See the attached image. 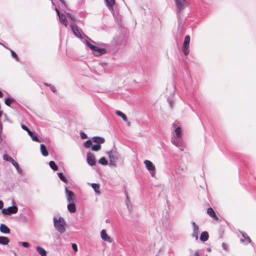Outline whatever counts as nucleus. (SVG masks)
<instances>
[{
	"label": "nucleus",
	"instance_id": "nucleus-16",
	"mask_svg": "<svg viewBox=\"0 0 256 256\" xmlns=\"http://www.w3.org/2000/svg\"><path fill=\"white\" fill-rule=\"evenodd\" d=\"M0 231L4 234H9L10 232V228L4 224L0 225Z\"/></svg>",
	"mask_w": 256,
	"mask_h": 256
},
{
	"label": "nucleus",
	"instance_id": "nucleus-46",
	"mask_svg": "<svg viewBox=\"0 0 256 256\" xmlns=\"http://www.w3.org/2000/svg\"><path fill=\"white\" fill-rule=\"evenodd\" d=\"M222 246L224 247V248L226 250H227V248H226V245L224 244H222Z\"/></svg>",
	"mask_w": 256,
	"mask_h": 256
},
{
	"label": "nucleus",
	"instance_id": "nucleus-42",
	"mask_svg": "<svg viewBox=\"0 0 256 256\" xmlns=\"http://www.w3.org/2000/svg\"><path fill=\"white\" fill-rule=\"evenodd\" d=\"M46 86H50V88H51V90H52L54 92H56V88H55L54 86H52V85H50V84H46Z\"/></svg>",
	"mask_w": 256,
	"mask_h": 256
},
{
	"label": "nucleus",
	"instance_id": "nucleus-32",
	"mask_svg": "<svg viewBox=\"0 0 256 256\" xmlns=\"http://www.w3.org/2000/svg\"><path fill=\"white\" fill-rule=\"evenodd\" d=\"M12 102V99L10 98H8L5 100L4 103L8 106H10L11 103Z\"/></svg>",
	"mask_w": 256,
	"mask_h": 256
},
{
	"label": "nucleus",
	"instance_id": "nucleus-20",
	"mask_svg": "<svg viewBox=\"0 0 256 256\" xmlns=\"http://www.w3.org/2000/svg\"><path fill=\"white\" fill-rule=\"evenodd\" d=\"M40 151H41L42 154L44 156H46L48 155V150H46V147L43 144H42L40 145Z\"/></svg>",
	"mask_w": 256,
	"mask_h": 256
},
{
	"label": "nucleus",
	"instance_id": "nucleus-39",
	"mask_svg": "<svg viewBox=\"0 0 256 256\" xmlns=\"http://www.w3.org/2000/svg\"><path fill=\"white\" fill-rule=\"evenodd\" d=\"M21 128L24 130H26V132H27L30 130L27 128L26 126L24 124H22L21 125Z\"/></svg>",
	"mask_w": 256,
	"mask_h": 256
},
{
	"label": "nucleus",
	"instance_id": "nucleus-15",
	"mask_svg": "<svg viewBox=\"0 0 256 256\" xmlns=\"http://www.w3.org/2000/svg\"><path fill=\"white\" fill-rule=\"evenodd\" d=\"M76 202L69 203L68 205V210L71 213H74L76 211Z\"/></svg>",
	"mask_w": 256,
	"mask_h": 256
},
{
	"label": "nucleus",
	"instance_id": "nucleus-44",
	"mask_svg": "<svg viewBox=\"0 0 256 256\" xmlns=\"http://www.w3.org/2000/svg\"><path fill=\"white\" fill-rule=\"evenodd\" d=\"M126 122V124H128V126H131V122H130V121H128H128H127V122Z\"/></svg>",
	"mask_w": 256,
	"mask_h": 256
},
{
	"label": "nucleus",
	"instance_id": "nucleus-5",
	"mask_svg": "<svg viewBox=\"0 0 256 256\" xmlns=\"http://www.w3.org/2000/svg\"><path fill=\"white\" fill-rule=\"evenodd\" d=\"M66 196L68 202L69 203L76 202V196L74 193L70 190H68L66 188H65Z\"/></svg>",
	"mask_w": 256,
	"mask_h": 256
},
{
	"label": "nucleus",
	"instance_id": "nucleus-1",
	"mask_svg": "<svg viewBox=\"0 0 256 256\" xmlns=\"http://www.w3.org/2000/svg\"><path fill=\"white\" fill-rule=\"evenodd\" d=\"M54 226L56 229L60 233H63L65 232V222L64 219L60 217L58 220H57L56 218H54Z\"/></svg>",
	"mask_w": 256,
	"mask_h": 256
},
{
	"label": "nucleus",
	"instance_id": "nucleus-24",
	"mask_svg": "<svg viewBox=\"0 0 256 256\" xmlns=\"http://www.w3.org/2000/svg\"><path fill=\"white\" fill-rule=\"evenodd\" d=\"M175 133L176 135L177 138H182V130L180 127H178L176 128Z\"/></svg>",
	"mask_w": 256,
	"mask_h": 256
},
{
	"label": "nucleus",
	"instance_id": "nucleus-33",
	"mask_svg": "<svg viewBox=\"0 0 256 256\" xmlns=\"http://www.w3.org/2000/svg\"><path fill=\"white\" fill-rule=\"evenodd\" d=\"M58 176L59 178L64 182H66V179L64 176V174L62 172H59L58 173Z\"/></svg>",
	"mask_w": 256,
	"mask_h": 256
},
{
	"label": "nucleus",
	"instance_id": "nucleus-2",
	"mask_svg": "<svg viewBox=\"0 0 256 256\" xmlns=\"http://www.w3.org/2000/svg\"><path fill=\"white\" fill-rule=\"evenodd\" d=\"M110 164L114 166H116V160L119 158L120 154L116 150H112L108 152Z\"/></svg>",
	"mask_w": 256,
	"mask_h": 256
},
{
	"label": "nucleus",
	"instance_id": "nucleus-14",
	"mask_svg": "<svg viewBox=\"0 0 256 256\" xmlns=\"http://www.w3.org/2000/svg\"><path fill=\"white\" fill-rule=\"evenodd\" d=\"M92 141L97 144H100L105 142L104 138L100 136H94L92 138Z\"/></svg>",
	"mask_w": 256,
	"mask_h": 256
},
{
	"label": "nucleus",
	"instance_id": "nucleus-23",
	"mask_svg": "<svg viewBox=\"0 0 256 256\" xmlns=\"http://www.w3.org/2000/svg\"><path fill=\"white\" fill-rule=\"evenodd\" d=\"M36 249L41 256H46V252L43 248L40 246H36Z\"/></svg>",
	"mask_w": 256,
	"mask_h": 256
},
{
	"label": "nucleus",
	"instance_id": "nucleus-28",
	"mask_svg": "<svg viewBox=\"0 0 256 256\" xmlns=\"http://www.w3.org/2000/svg\"><path fill=\"white\" fill-rule=\"evenodd\" d=\"M50 166L52 169L54 170H58V167L56 165V163L54 161H50L49 163Z\"/></svg>",
	"mask_w": 256,
	"mask_h": 256
},
{
	"label": "nucleus",
	"instance_id": "nucleus-43",
	"mask_svg": "<svg viewBox=\"0 0 256 256\" xmlns=\"http://www.w3.org/2000/svg\"><path fill=\"white\" fill-rule=\"evenodd\" d=\"M4 206V203L2 200H0V210L2 209Z\"/></svg>",
	"mask_w": 256,
	"mask_h": 256
},
{
	"label": "nucleus",
	"instance_id": "nucleus-29",
	"mask_svg": "<svg viewBox=\"0 0 256 256\" xmlns=\"http://www.w3.org/2000/svg\"><path fill=\"white\" fill-rule=\"evenodd\" d=\"M98 162L103 166L107 165L108 164V160H106V158L104 157L101 158L98 160Z\"/></svg>",
	"mask_w": 256,
	"mask_h": 256
},
{
	"label": "nucleus",
	"instance_id": "nucleus-34",
	"mask_svg": "<svg viewBox=\"0 0 256 256\" xmlns=\"http://www.w3.org/2000/svg\"><path fill=\"white\" fill-rule=\"evenodd\" d=\"M3 158L6 161H8L10 162L13 160V158L12 157L10 156L8 154H4L3 156Z\"/></svg>",
	"mask_w": 256,
	"mask_h": 256
},
{
	"label": "nucleus",
	"instance_id": "nucleus-13",
	"mask_svg": "<svg viewBox=\"0 0 256 256\" xmlns=\"http://www.w3.org/2000/svg\"><path fill=\"white\" fill-rule=\"evenodd\" d=\"M144 164L148 170H155L154 166L150 160H146L144 161Z\"/></svg>",
	"mask_w": 256,
	"mask_h": 256
},
{
	"label": "nucleus",
	"instance_id": "nucleus-21",
	"mask_svg": "<svg viewBox=\"0 0 256 256\" xmlns=\"http://www.w3.org/2000/svg\"><path fill=\"white\" fill-rule=\"evenodd\" d=\"M116 114L118 116L121 117L124 121V122H127L128 121V118H127L126 116L122 112L119 111V110H117V111H116Z\"/></svg>",
	"mask_w": 256,
	"mask_h": 256
},
{
	"label": "nucleus",
	"instance_id": "nucleus-37",
	"mask_svg": "<svg viewBox=\"0 0 256 256\" xmlns=\"http://www.w3.org/2000/svg\"><path fill=\"white\" fill-rule=\"evenodd\" d=\"M11 54L12 56L16 59V60H18L19 58L13 50H11Z\"/></svg>",
	"mask_w": 256,
	"mask_h": 256
},
{
	"label": "nucleus",
	"instance_id": "nucleus-10",
	"mask_svg": "<svg viewBox=\"0 0 256 256\" xmlns=\"http://www.w3.org/2000/svg\"><path fill=\"white\" fill-rule=\"evenodd\" d=\"M100 236H101L102 238L104 240L108 242H112V239L106 234V230H102L101 231V232H100Z\"/></svg>",
	"mask_w": 256,
	"mask_h": 256
},
{
	"label": "nucleus",
	"instance_id": "nucleus-11",
	"mask_svg": "<svg viewBox=\"0 0 256 256\" xmlns=\"http://www.w3.org/2000/svg\"><path fill=\"white\" fill-rule=\"evenodd\" d=\"M192 225L193 226V232L192 236V237L195 238L196 240H198L199 227L194 222H192Z\"/></svg>",
	"mask_w": 256,
	"mask_h": 256
},
{
	"label": "nucleus",
	"instance_id": "nucleus-18",
	"mask_svg": "<svg viewBox=\"0 0 256 256\" xmlns=\"http://www.w3.org/2000/svg\"><path fill=\"white\" fill-rule=\"evenodd\" d=\"M209 238L208 234L207 232H202L200 236V240L202 242H206V241Z\"/></svg>",
	"mask_w": 256,
	"mask_h": 256
},
{
	"label": "nucleus",
	"instance_id": "nucleus-25",
	"mask_svg": "<svg viewBox=\"0 0 256 256\" xmlns=\"http://www.w3.org/2000/svg\"><path fill=\"white\" fill-rule=\"evenodd\" d=\"M92 186L96 194H100V186L98 184H92Z\"/></svg>",
	"mask_w": 256,
	"mask_h": 256
},
{
	"label": "nucleus",
	"instance_id": "nucleus-45",
	"mask_svg": "<svg viewBox=\"0 0 256 256\" xmlns=\"http://www.w3.org/2000/svg\"><path fill=\"white\" fill-rule=\"evenodd\" d=\"M56 10L58 16L61 15V14H60V11L56 8Z\"/></svg>",
	"mask_w": 256,
	"mask_h": 256
},
{
	"label": "nucleus",
	"instance_id": "nucleus-26",
	"mask_svg": "<svg viewBox=\"0 0 256 256\" xmlns=\"http://www.w3.org/2000/svg\"><path fill=\"white\" fill-rule=\"evenodd\" d=\"M172 142L178 147L182 146V142L177 139H172Z\"/></svg>",
	"mask_w": 256,
	"mask_h": 256
},
{
	"label": "nucleus",
	"instance_id": "nucleus-49",
	"mask_svg": "<svg viewBox=\"0 0 256 256\" xmlns=\"http://www.w3.org/2000/svg\"><path fill=\"white\" fill-rule=\"evenodd\" d=\"M2 97H3V94L0 90V98H2Z\"/></svg>",
	"mask_w": 256,
	"mask_h": 256
},
{
	"label": "nucleus",
	"instance_id": "nucleus-30",
	"mask_svg": "<svg viewBox=\"0 0 256 256\" xmlns=\"http://www.w3.org/2000/svg\"><path fill=\"white\" fill-rule=\"evenodd\" d=\"M101 147L102 146H101L100 144H94L92 146V151H98L100 150Z\"/></svg>",
	"mask_w": 256,
	"mask_h": 256
},
{
	"label": "nucleus",
	"instance_id": "nucleus-35",
	"mask_svg": "<svg viewBox=\"0 0 256 256\" xmlns=\"http://www.w3.org/2000/svg\"><path fill=\"white\" fill-rule=\"evenodd\" d=\"M67 16L68 17H69L71 20H72L73 22H76L77 21L76 18H75V16L72 15V14H70V13H68L67 14Z\"/></svg>",
	"mask_w": 256,
	"mask_h": 256
},
{
	"label": "nucleus",
	"instance_id": "nucleus-41",
	"mask_svg": "<svg viewBox=\"0 0 256 256\" xmlns=\"http://www.w3.org/2000/svg\"><path fill=\"white\" fill-rule=\"evenodd\" d=\"M72 248H73V250H74V252H77L78 251V246H76V244H72Z\"/></svg>",
	"mask_w": 256,
	"mask_h": 256
},
{
	"label": "nucleus",
	"instance_id": "nucleus-6",
	"mask_svg": "<svg viewBox=\"0 0 256 256\" xmlns=\"http://www.w3.org/2000/svg\"><path fill=\"white\" fill-rule=\"evenodd\" d=\"M18 208L16 206L8 207V208L2 210V213L4 215H10V214H16L18 212Z\"/></svg>",
	"mask_w": 256,
	"mask_h": 256
},
{
	"label": "nucleus",
	"instance_id": "nucleus-47",
	"mask_svg": "<svg viewBox=\"0 0 256 256\" xmlns=\"http://www.w3.org/2000/svg\"><path fill=\"white\" fill-rule=\"evenodd\" d=\"M244 236L246 238H247L249 242H250V241L251 240H250V237H248V236H246V237Z\"/></svg>",
	"mask_w": 256,
	"mask_h": 256
},
{
	"label": "nucleus",
	"instance_id": "nucleus-3",
	"mask_svg": "<svg viewBox=\"0 0 256 256\" xmlns=\"http://www.w3.org/2000/svg\"><path fill=\"white\" fill-rule=\"evenodd\" d=\"M88 46L94 52V54L96 56H100L106 52L104 48H100L98 47L91 44L90 42H86Z\"/></svg>",
	"mask_w": 256,
	"mask_h": 256
},
{
	"label": "nucleus",
	"instance_id": "nucleus-36",
	"mask_svg": "<svg viewBox=\"0 0 256 256\" xmlns=\"http://www.w3.org/2000/svg\"><path fill=\"white\" fill-rule=\"evenodd\" d=\"M11 163L13 164V166L18 170L19 166L17 162H16L14 159L11 162Z\"/></svg>",
	"mask_w": 256,
	"mask_h": 256
},
{
	"label": "nucleus",
	"instance_id": "nucleus-31",
	"mask_svg": "<svg viewBox=\"0 0 256 256\" xmlns=\"http://www.w3.org/2000/svg\"><path fill=\"white\" fill-rule=\"evenodd\" d=\"M92 145V141L90 140H86L84 142V148H90Z\"/></svg>",
	"mask_w": 256,
	"mask_h": 256
},
{
	"label": "nucleus",
	"instance_id": "nucleus-12",
	"mask_svg": "<svg viewBox=\"0 0 256 256\" xmlns=\"http://www.w3.org/2000/svg\"><path fill=\"white\" fill-rule=\"evenodd\" d=\"M207 214L214 219L218 220V217L216 216L214 210L211 207L209 208L207 210Z\"/></svg>",
	"mask_w": 256,
	"mask_h": 256
},
{
	"label": "nucleus",
	"instance_id": "nucleus-7",
	"mask_svg": "<svg viewBox=\"0 0 256 256\" xmlns=\"http://www.w3.org/2000/svg\"><path fill=\"white\" fill-rule=\"evenodd\" d=\"M70 26L72 32L76 37L79 38H82V35L81 34V30L79 28L78 26L72 24Z\"/></svg>",
	"mask_w": 256,
	"mask_h": 256
},
{
	"label": "nucleus",
	"instance_id": "nucleus-40",
	"mask_svg": "<svg viewBox=\"0 0 256 256\" xmlns=\"http://www.w3.org/2000/svg\"><path fill=\"white\" fill-rule=\"evenodd\" d=\"M21 244L25 248H28L29 246V244L26 242H22Z\"/></svg>",
	"mask_w": 256,
	"mask_h": 256
},
{
	"label": "nucleus",
	"instance_id": "nucleus-4",
	"mask_svg": "<svg viewBox=\"0 0 256 256\" xmlns=\"http://www.w3.org/2000/svg\"><path fill=\"white\" fill-rule=\"evenodd\" d=\"M190 40V38L189 35H186L184 38L182 46V51L186 56H187L189 54V44Z\"/></svg>",
	"mask_w": 256,
	"mask_h": 256
},
{
	"label": "nucleus",
	"instance_id": "nucleus-38",
	"mask_svg": "<svg viewBox=\"0 0 256 256\" xmlns=\"http://www.w3.org/2000/svg\"><path fill=\"white\" fill-rule=\"evenodd\" d=\"M80 136L82 139H86L88 138L87 135L83 132H80Z\"/></svg>",
	"mask_w": 256,
	"mask_h": 256
},
{
	"label": "nucleus",
	"instance_id": "nucleus-8",
	"mask_svg": "<svg viewBox=\"0 0 256 256\" xmlns=\"http://www.w3.org/2000/svg\"><path fill=\"white\" fill-rule=\"evenodd\" d=\"M174 1L178 11L182 10L187 5L186 0H174Z\"/></svg>",
	"mask_w": 256,
	"mask_h": 256
},
{
	"label": "nucleus",
	"instance_id": "nucleus-19",
	"mask_svg": "<svg viewBox=\"0 0 256 256\" xmlns=\"http://www.w3.org/2000/svg\"><path fill=\"white\" fill-rule=\"evenodd\" d=\"M10 240L6 236H0V244L6 245L8 244Z\"/></svg>",
	"mask_w": 256,
	"mask_h": 256
},
{
	"label": "nucleus",
	"instance_id": "nucleus-48",
	"mask_svg": "<svg viewBox=\"0 0 256 256\" xmlns=\"http://www.w3.org/2000/svg\"><path fill=\"white\" fill-rule=\"evenodd\" d=\"M194 256H199V254L198 252H196L194 254Z\"/></svg>",
	"mask_w": 256,
	"mask_h": 256
},
{
	"label": "nucleus",
	"instance_id": "nucleus-17",
	"mask_svg": "<svg viewBox=\"0 0 256 256\" xmlns=\"http://www.w3.org/2000/svg\"><path fill=\"white\" fill-rule=\"evenodd\" d=\"M59 18L60 20V22H62V24L66 27L68 25V23L67 22L66 18V15L64 14H61V15L59 16Z\"/></svg>",
	"mask_w": 256,
	"mask_h": 256
},
{
	"label": "nucleus",
	"instance_id": "nucleus-22",
	"mask_svg": "<svg viewBox=\"0 0 256 256\" xmlns=\"http://www.w3.org/2000/svg\"><path fill=\"white\" fill-rule=\"evenodd\" d=\"M28 134L31 137L32 140L36 142H40V140H39L38 137L36 136H34L33 133L30 130Z\"/></svg>",
	"mask_w": 256,
	"mask_h": 256
},
{
	"label": "nucleus",
	"instance_id": "nucleus-9",
	"mask_svg": "<svg viewBox=\"0 0 256 256\" xmlns=\"http://www.w3.org/2000/svg\"><path fill=\"white\" fill-rule=\"evenodd\" d=\"M87 162L88 164L90 166L95 165L96 162L95 156L94 154L89 152L87 154Z\"/></svg>",
	"mask_w": 256,
	"mask_h": 256
},
{
	"label": "nucleus",
	"instance_id": "nucleus-27",
	"mask_svg": "<svg viewBox=\"0 0 256 256\" xmlns=\"http://www.w3.org/2000/svg\"><path fill=\"white\" fill-rule=\"evenodd\" d=\"M107 6L110 8H112L115 4V0H106Z\"/></svg>",
	"mask_w": 256,
	"mask_h": 256
}]
</instances>
